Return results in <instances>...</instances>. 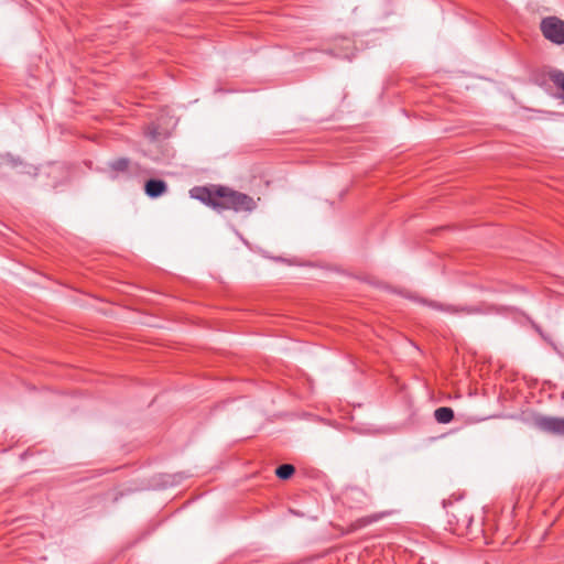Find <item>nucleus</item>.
<instances>
[{
	"label": "nucleus",
	"mask_w": 564,
	"mask_h": 564,
	"mask_svg": "<svg viewBox=\"0 0 564 564\" xmlns=\"http://www.w3.org/2000/svg\"><path fill=\"white\" fill-rule=\"evenodd\" d=\"M189 195L218 212L250 213L257 207L251 196L221 185L195 186Z\"/></svg>",
	"instance_id": "obj_1"
},
{
	"label": "nucleus",
	"mask_w": 564,
	"mask_h": 564,
	"mask_svg": "<svg viewBox=\"0 0 564 564\" xmlns=\"http://www.w3.org/2000/svg\"><path fill=\"white\" fill-rule=\"evenodd\" d=\"M541 32L549 41L564 44V21L557 17L544 18L541 21Z\"/></svg>",
	"instance_id": "obj_2"
},
{
	"label": "nucleus",
	"mask_w": 564,
	"mask_h": 564,
	"mask_svg": "<svg viewBox=\"0 0 564 564\" xmlns=\"http://www.w3.org/2000/svg\"><path fill=\"white\" fill-rule=\"evenodd\" d=\"M534 424L543 432L564 436V417L540 415L534 419Z\"/></svg>",
	"instance_id": "obj_3"
},
{
	"label": "nucleus",
	"mask_w": 564,
	"mask_h": 564,
	"mask_svg": "<svg viewBox=\"0 0 564 564\" xmlns=\"http://www.w3.org/2000/svg\"><path fill=\"white\" fill-rule=\"evenodd\" d=\"M145 194L151 198H156L167 191V185L162 180H149L144 186Z\"/></svg>",
	"instance_id": "obj_4"
},
{
	"label": "nucleus",
	"mask_w": 564,
	"mask_h": 564,
	"mask_svg": "<svg viewBox=\"0 0 564 564\" xmlns=\"http://www.w3.org/2000/svg\"><path fill=\"white\" fill-rule=\"evenodd\" d=\"M110 176L112 178L118 177L121 174H126L129 171L130 161L126 158H119L116 160H112L108 164Z\"/></svg>",
	"instance_id": "obj_5"
},
{
	"label": "nucleus",
	"mask_w": 564,
	"mask_h": 564,
	"mask_svg": "<svg viewBox=\"0 0 564 564\" xmlns=\"http://www.w3.org/2000/svg\"><path fill=\"white\" fill-rule=\"evenodd\" d=\"M434 417L438 423L446 424L454 419V411L451 408L442 406L435 410Z\"/></svg>",
	"instance_id": "obj_6"
},
{
	"label": "nucleus",
	"mask_w": 564,
	"mask_h": 564,
	"mask_svg": "<svg viewBox=\"0 0 564 564\" xmlns=\"http://www.w3.org/2000/svg\"><path fill=\"white\" fill-rule=\"evenodd\" d=\"M433 307L438 308V310H443V311L448 312V313H455V314H458V313H462V314H473V313L476 312L475 310L469 308V307H456V306H453V305L433 304Z\"/></svg>",
	"instance_id": "obj_7"
},
{
	"label": "nucleus",
	"mask_w": 564,
	"mask_h": 564,
	"mask_svg": "<svg viewBox=\"0 0 564 564\" xmlns=\"http://www.w3.org/2000/svg\"><path fill=\"white\" fill-rule=\"evenodd\" d=\"M294 471L295 469L293 465L283 464L276 468L275 474L280 479H289L294 474Z\"/></svg>",
	"instance_id": "obj_8"
},
{
	"label": "nucleus",
	"mask_w": 564,
	"mask_h": 564,
	"mask_svg": "<svg viewBox=\"0 0 564 564\" xmlns=\"http://www.w3.org/2000/svg\"><path fill=\"white\" fill-rule=\"evenodd\" d=\"M380 518H381V516H379V514L360 518L354 523V529L367 527V525L378 521Z\"/></svg>",
	"instance_id": "obj_9"
},
{
	"label": "nucleus",
	"mask_w": 564,
	"mask_h": 564,
	"mask_svg": "<svg viewBox=\"0 0 564 564\" xmlns=\"http://www.w3.org/2000/svg\"><path fill=\"white\" fill-rule=\"evenodd\" d=\"M552 82L555 84V86L561 89L562 94L561 97L564 99V73L556 72L552 74L551 76Z\"/></svg>",
	"instance_id": "obj_10"
},
{
	"label": "nucleus",
	"mask_w": 564,
	"mask_h": 564,
	"mask_svg": "<svg viewBox=\"0 0 564 564\" xmlns=\"http://www.w3.org/2000/svg\"><path fill=\"white\" fill-rule=\"evenodd\" d=\"M552 82L555 84V86L561 89L562 94L561 97L564 99V73L556 72L552 74L551 76Z\"/></svg>",
	"instance_id": "obj_11"
},
{
	"label": "nucleus",
	"mask_w": 564,
	"mask_h": 564,
	"mask_svg": "<svg viewBox=\"0 0 564 564\" xmlns=\"http://www.w3.org/2000/svg\"><path fill=\"white\" fill-rule=\"evenodd\" d=\"M145 134L150 140H155L160 135V132L155 126L151 124L147 128Z\"/></svg>",
	"instance_id": "obj_12"
},
{
	"label": "nucleus",
	"mask_w": 564,
	"mask_h": 564,
	"mask_svg": "<svg viewBox=\"0 0 564 564\" xmlns=\"http://www.w3.org/2000/svg\"><path fill=\"white\" fill-rule=\"evenodd\" d=\"M61 170V166H53V172Z\"/></svg>",
	"instance_id": "obj_13"
}]
</instances>
